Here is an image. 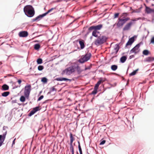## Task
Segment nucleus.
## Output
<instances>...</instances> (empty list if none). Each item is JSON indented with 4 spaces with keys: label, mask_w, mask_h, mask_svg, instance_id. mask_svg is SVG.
Segmentation results:
<instances>
[{
    "label": "nucleus",
    "mask_w": 154,
    "mask_h": 154,
    "mask_svg": "<svg viewBox=\"0 0 154 154\" xmlns=\"http://www.w3.org/2000/svg\"><path fill=\"white\" fill-rule=\"evenodd\" d=\"M25 14L28 17H32L35 14V11L32 6L30 5L25 6L23 9Z\"/></svg>",
    "instance_id": "1"
},
{
    "label": "nucleus",
    "mask_w": 154,
    "mask_h": 154,
    "mask_svg": "<svg viewBox=\"0 0 154 154\" xmlns=\"http://www.w3.org/2000/svg\"><path fill=\"white\" fill-rule=\"evenodd\" d=\"M107 38L105 36H100L98 37L94 41V44L97 46L100 45L106 42Z\"/></svg>",
    "instance_id": "2"
},
{
    "label": "nucleus",
    "mask_w": 154,
    "mask_h": 154,
    "mask_svg": "<svg viewBox=\"0 0 154 154\" xmlns=\"http://www.w3.org/2000/svg\"><path fill=\"white\" fill-rule=\"evenodd\" d=\"M91 53H87L85 55L82 56L79 60L78 62L81 63H84L88 60L91 58Z\"/></svg>",
    "instance_id": "3"
},
{
    "label": "nucleus",
    "mask_w": 154,
    "mask_h": 154,
    "mask_svg": "<svg viewBox=\"0 0 154 154\" xmlns=\"http://www.w3.org/2000/svg\"><path fill=\"white\" fill-rule=\"evenodd\" d=\"M138 18H137L131 20V21L127 23L125 26L123 28V31H127L130 30L132 25L135 23L134 22L138 20Z\"/></svg>",
    "instance_id": "4"
},
{
    "label": "nucleus",
    "mask_w": 154,
    "mask_h": 154,
    "mask_svg": "<svg viewBox=\"0 0 154 154\" xmlns=\"http://www.w3.org/2000/svg\"><path fill=\"white\" fill-rule=\"evenodd\" d=\"M75 69L74 66H71L65 69L62 72L61 74L62 75L65 74L67 75H70L75 72Z\"/></svg>",
    "instance_id": "5"
},
{
    "label": "nucleus",
    "mask_w": 154,
    "mask_h": 154,
    "mask_svg": "<svg viewBox=\"0 0 154 154\" xmlns=\"http://www.w3.org/2000/svg\"><path fill=\"white\" fill-rule=\"evenodd\" d=\"M31 85H29L25 87L24 94L26 97H28L29 95L31 90Z\"/></svg>",
    "instance_id": "6"
},
{
    "label": "nucleus",
    "mask_w": 154,
    "mask_h": 154,
    "mask_svg": "<svg viewBox=\"0 0 154 154\" xmlns=\"http://www.w3.org/2000/svg\"><path fill=\"white\" fill-rule=\"evenodd\" d=\"M127 14L126 13L123 14L118 19V21L117 23L116 24L117 26L118 27L122 26L125 23L123 18L122 17L123 14Z\"/></svg>",
    "instance_id": "7"
},
{
    "label": "nucleus",
    "mask_w": 154,
    "mask_h": 154,
    "mask_svg": "<svg viewBox=\"0 0 154 154\" xmlns=\"http://www.w3.org/2000/svg\"><path fill=\"white\" fill-rule=\"evenodd\" d=\"M103 25L100 24L97 26H93L90 27L88 28L89 31H91L94 30L97 31L98 30H100L103 27Z\"/></svg>",
    "instance_id": "8"
},
{
    "label": "nucleus",
    "mask_w": 154,
    "mask_h": 154,
    "mask_svg": "<svg viewBox=\"0 0 154 154\" xmlns=\"http://www.w3.org/2000/svg\"><path fill=\"white\" fill-rule=\"evenodd\" d=\"M140 46V44H138L136 45L133 48H132L130 51L131 53H134L135 54H137L140 51L139 48Z\"/></svg>",
    "instance_id": "9"
},
{
    "label": "nucleus",
    "mask_w": 154,
    "mask_h": 154,
    "mask_svg": "<svg viewBox=\"0 0 154 154\" xmlns=\"http://www.w3.org/2000/svg\"><path fill=\"white\" fill-rule=\"evenodd\" d=\"M39 106H37L35 107L32 110H31L30 113L28 114L29 116H31L33 115L37 111L40 110Z\"/></svg>",
    "instance_id": "10"
},
{
    "label": "nucleus",
    "mask_w": 154,
    "mask_h": 154,
    "mask_svg": "<svg viewBox=\"0 0 154 154\" xmlns=\"http://www.w3.org/2000/svg\"><path fill=\"white\" fill-rule=\"evenodd\" d=\"M28 35V33L27 31H23L20 32L19 33V35L20 37H26Z\"/></svg>",
    "instance_id": "11"
},
{
    "label": "nucleus",
    "mask_w": 154,
    "mask_h": 154,
    "mask_svg": "<svg viewBox=\"0 0 154 154\" xmlns=\"http://www.w3.org/2000/svg\"><path fill=\"white\" fill-rule=\"evenodd\" d=\"M7 134V131H6L2 135H0V141L2 140V141H0V147L2 145L3 141L5 140V136Z\"/></svg>",
    "instance_id": "12"
},
{
    "label": "nucleus",
    "mask_w": 154,
    "mask_h": 154,
    "mask_svg": "<svg viewBox=\"0 0 154 154\" xmlns=\"http://www.w3.org/2000/svg\"><path fill=\"white\" fill-rule=\"evenodd\" d=\"M45 16H46L45 14L44 13L42 15H39L35 18L33 19L32 21L34 22L35 21H39Z\"/></svg>",
    "instance_id": "13"
},
{
    "label": "nucleus",
    "mask_w": 154,
    "mask_h": 154,
    "mask_svg": "<svg viewBox=\"0 0 154 154\" xmlns=\"http://www.w3.org/2000/svg\"><path fill=\"white\" fill-rule=\"evenodd\" d=\"M134 41V37H133L130 38L129 39L128 41V42L126 43L125 47H127L128 45H131L133 43Z\"/></svg>",
    "instance_id": "14"
},
{
    "label": "nucleus",
    "mask_w": 154,
    "mask_h": 154,
    "mask_svg": "<svg viewBox=\"0 0 154 154\" xmlns=\"http://www.w3.org/2000/svg\"><path fill=\"white\" fill-rule=\"evenodd\" d=\"M105 80H103L102 79V78H100V79L97 82V83L95 85L94 88L96 89L97 90L98 88V87L99 85L101 84V83L102 82H103Z\"/></svg>",
    "instance_id": "15"
},
{
    "label": "nucleus",
    "mask_w": 154,
    "mask_h": 154,
    "mask_svg": "<svg viewBox=\"0 0 154 154\" xmlns=\"http://www.w3.org/2000/svg\"><path fill=\"white\" fill-rule=\"evenodd\" d=\"M145 11L146 12L147 14L154 13V9H151L149 7L146 6Z\"/></svg>",
    "instance_id": "16"
},
{
    "label": "nucleus",
    "mask_w": 154,
    "mask_h": 154,
    "mask_svg": "<svg viewBox=\"0 0 154 154\" xmlns=\"http://www.w3.org/2000/svg\"><path fill=\"white\" fill-rule=\"evenodd\" d=\"M75 69V72L76 70L78 73L80 74L82 71V70L81 69L80 67L78 65L74 66Z\"/></svg>",
    "instance_id": "17"
},
{
    "label": "nucleus",
    "mask_w": 154,
    "mask_h": 154,
    "mask_svg": "<svg viewBox=\"0 0 154 154\" xmlns=\"http://www.w3.org/2000/svg\"><path fill=\"white\" fill-rule=\"evenodd\" d=\"M79 43L80 45V48L81 49H83L85 47L84 41L83 40H80L79 41Z\"/></svg>",
    "instance_id": "18"
},
{
    "label": "nucleus",
    "mask_w": 154,
    "mask_h": 154,
    "mask_svg": "<svg viewBox=\"0 0 154 154\" xmlns=\"http://www.w3.org/2000/svg\"><path fill=\"white\" fill-rule=\"evenodd\" d=\"M70 141V145H72V143L75 140V139L73 136V134L72 133H70L69 134Z\"/></svg>",
    "instance_id": "19"
},
{
    "label": "nucleus",
    "mask_w": 154,
    "mask_h": 154,
    "mask_svg": "<svg viewBox=\"0 0 154 154\" xmlns=\"http://www.w3.org/2000/svg\"><path fill=\"white\" fill-rule=\"evenodd\" d=\"M9 87L6 84H4L2 87V90L3 91H7L9 89Z\"/></svg>",
    "instance_id": "20"
},
{
    "label": "nucleus",
    "mask_w": 154,
    "mask_h": 154,
    "mask_svg": "<svg viewBox=\"0 0 154 154\" xmlns=\"http://www.w3.org/2000/svg\"><path fill=\"white\" fill-rule=\"evenodd\" d=\"M57 80L58 81H71V80L70 79H68L66 78H58L57 79Z\"/></svg>",
    "instance_id": "21"
},
{
    "label": "nucleus",
    "mask_w": 154,
    "mask_h": 154,
    "mask_svg": "<svg viewBox=\"0 0 154 154\" xmlns=\"http://www.w3.org/2000/svg\"><path fill=\"white\" fill-rule=\"evenodd\" d=\"M127 59V57H126L125 56H122L120 58V61L122 63H124L125 61Z\"/></svg>",
    "instance_id": "22"
},
{
    "label": "nucleus",
    "mask_w": 154,
    "mask_h": 154,
    "mask_svg": "<svg viewBox=\"0 0 154 154\" xmlns=\"http://www.w3.org/2000/svg\"><path fill=\"white\" fill-rule=\"evenodd\" d=\"M99 33V32L96 30H94L92 33V35L95 37H98V34Z\"/></svg>",
    "instance_id": "23"
},
{
    "label": "nucleus",
    "mask_w": 154,
    "mask_h": 154,
    "mask_svg": "<svg viewBox=\"0 0 154 154\" xmlns=\"http://www.w3.org/2000/svg\"><path fill=\"white\" fill-rule=\"evenodd\" d=\"M119 49V45L116 44L115 45V47L114 48V50L116 51V53L117 54L118 51Z\"/></svg>",
    "instance_id": "24"
},
{
    "label": "nucleus",
    "mask_w": 154,
    "mask_h": 154,
    "mask_svg": "<svg viewBox=\"0 0 154 154\" xmlns=\"http://www.w3.org/2000/svg\"><path fill=\"white\" fill-rule=\"evenodd\" d=\"M154 60V57H149L146 58V60L147 62H150Z\"/></svg>",
    "instance_id": "25"
},
{
    "label": "nucleus",
    "mask_w": 154,
    "mask_h": 154,
    "mask_svg": "<svg viewBox=\"0 0 154 154\" xmlns=\"http://www.w3.org/2000/svg\"><path fill=\"white\" fill-rule=\"evenodd\" d=\"M118 68V66L116 65H112L111 66V69L113 71L116 70Z\"/></svg>",
    "instance_id": "26"
},
{
    "label": "nucleus",
    "mask_w": 154,
    "mask_h": 154,
    "mask_svg": "<svg viewBox=\"0 0 154 154\" xmlns=\"http://www.w3.org/2000/svg\"><path fill=\"white\" fill-rule=\"evenodd\" d=\"M10 94L9 91L5 92L2 94V95L3 97H7Z\"/></svg>",
    "instance_id": "27"
},
{
    "label": "nucleus",
    "mask_w": 154,
    "mask_h": 154,
    "mask_svg": "<svg viewBox=\"0 0 154 154\" xmlns=\"http://www.w3.org/2000/svg\"><path fill=\"white\" fill-rule=\"evenodd\" d=\"M138 69H137L136 70H134V71H133V72H132L129 74V75L131 76L135 75L136 74L137 72L138 71Z\"/></svg>",
    "instance_id": "28"
},
{
    "label": "nucleus",
    "mask_w": 154,
    "mask_h": 154,
    "mask_svg": "<svg viewBox=\"0 0 154 154\" xmlns=\"http://www.w3.org/2000/svg\"><path fill=\"white\" fill-rule=\"evenodd\" d=\"M40 46L39 44H36L34 45V49L36 50H38L40 48Z\"/></svg>",
    "instance_id": "29"
},
{
    "label": "nucleus",
    "mask_w": 154,
    "mask_h": 154,
    "mask_svg": "<svg viewBox=\"0 0 154 154\" xmlns=\"http://www.w3.org/2000/svg\"><path fill=\"white\" fill-rule=\"evenodd\" d=\"M70 150L72 154H74V147L72 145H70Z\"/></svg>",
    "instance_id": "30"
},
{
    "label": "nucleus",
    "mask_w": 154,
    "mask_h": 154,
    "mask_svg": "<svg viewBox=\"0 0 154 154\" xmlns=\"http://www.w3.org/2000/svg\"><path fill=\"white\" fill-rule=\"evenodd\" d=\"M20 100L22 102H24L26 100V98L24 96H22L20 97Z\"/></svg>",
    "instance_id": "31"
},
{
    "label": "nucleus",
    "mask_w": 154,
    "mask_h": 154,
    "mask_svg": "<svg viewBox=\"0 0 154 154\" xmlns=\"http://www.w3.org/2000/svg\"><path fill=\"white\" fill-rule=\"evenodd\" d=\"M143 53L144 55H147L149 54V52L148 50H145L143 51Z\"/></svg>",
    "instance_id": "32"
},
{
    "label": "nucleus",
    "mask_w": 154,
    "mask_h": 154,
    "mask_svg": "<svg viewBox=\"0 0 154 154\" xmlns=\"http://www.w3.org/2000/svg\"><path fill=\"white\" fill-rule=\"evenodd\" d=\"M37 62L38 64H41L43 62L41 58H38L37 60Z\"/></svg>",
    "instance_id": "33"
},
{
    "label": "nucleus",
    "mask_w": 154,
    "mask_h": 154,
    "mask_svg": "<svg viewBox=\"0 0 154 154\" xmlns=\"http://www.w3.org/2000/svg\"><path fill=\"white\" fill-rule=\"evenodd\" d=\"M78 148L79 149V151L80 153V154H82V150L81 147V146L80 145V143L79 142H78Z\"/></svg>",
    "instance_id": "34"
},
{
    "label": "nucleus",
    "mask_w": 154,
    "mask_h": 154,
    "mask_svg": "<svg viewBox=\"0 0 154 154\" xmlns=\"http://www.w3.org/2000/svg\"><path fill=\"white\" fill-rule=\"evenodd\" d=\"M44 68V67L43 66L39 65L38 66V69L39 71L42 70Z\"/></svg>",
    "instance_id": "35"
},
{
    "label": "nucleus",
    "mask_w": 154,
    "mask_h": 154,
    "mask_svg": "<svg viewBox=\"0 0 154 154\" xmlns=\"http://www.w3.org/2000/svg\"><path fill=\"white\" fill-rule=\"evenodd\" d=\"M55 8H51L50 9L48 10V11L44 14H45V15H46L47 14H48V13L50 12L51 11H52L54 9H55Z\"/></svg>",
    "instance_id": "36"
},
{
    "label": "nucleus",
    "mask_w": 154,
    "mask_h": 154,
    "mask_svg": "<svg viewBox=\"0 0 154 154\" xmlns=\"http://www.w3.org/2000/svg\"><path fill=\"white\" fill-rule=\"evenodd\" d=\"M97 92V90L94 88V90L91 93V94H96Z\"/></svg>",
    "instance_id": "37"
},
{
    "label": "nucleus",
    "mask_w": 154,
    "mask_h": 154,
    "mask_svg": "<svg viewBox=\"0 0 154 154\" xmlns=\"http://www.w3.org/2000/svg\"><path fill=\"white\" fill-rule=\"evenodd\" d=\"M42 81L46 83L47 82V79L45 77L42 78Z\"/></svg>",
    "instance_id": "38"
},
{
    "label": "nucleus",
    "mask_w": 154,
    "mask_h": 154,
    "mask_svg": "<svg viewBox=\"0 0 154 154\" xmlns=\"http://www.w3.org/2000/svg\"><path fill=\"white\" fill-rule=\"evenodd\" d=\"M122 18H123V20H124V21L125 22V23L128 20H130V18L128 17H127L126 18H125V17H123Z\"/></svg>",
    "instance_id": "39"
},
{
    "label": "nucleus",
    "mask_w": 154,
    "mask_h": 154,
    "mask_svg": "<svg viewBox=\"0 0 154 154\" xmlns=\"http://www.w3.org/2000/svg\"><path fill=\"white\" fill-rule=\"evenodd\" d=\"M106 142L105 140H101V142L100 143V145H102L104 144Z\"/></svg>",
    "instance_id": "40"
},
{
    "label": "nucleus",
    "mask_w": 154,
    "mask_h": 154,
    "mask_svg": "<svg viewBox=\"0 0 154 154\" xmlns=\"http://www.w3.org/2000/svg\"><path fill=\"white\" fill-rule=\"evenodd\" d=\"M119 15V13H116L114 15V18H117L118 17Z\"/></svg>",
    "instance_id": "41"
},
{
    "label": "nucleus",
    "mask_w": 154,
    "mask_h": 154,
    "mask_svg": "<svg viewBox=\"0 0 154 154\" xmlns=\"http://www.w3.org/2000/svg\"><path fill=\"white\" fill-rule=\"evenodd\" d=\"M44 97V96L43 95H41V96H40L39 98H38V100L39 101L41 100Z\"/></svg>",
    "instance_id": "42"
},
{
    "label": "nucleus",
    "mask_w": 154,
    "mask_h": 154,
    "mask_svg": "<svg viewBox=\"0 0 154 154\" xmlns=\"http://www.w3.org/2000/svg\"><path fill=\"white\" fill-rule=\"evenodd\" d=\"M151 43L154 44V37H152L151 40Z\"/></svg>",
    "instance_id": "43"
},
{
    "label": "nucleus",
    "mask_w": 154,
    "mask_h": 154,
    "mask_svg": "<svg viewBox=\"0 0 154 154\" xmlns=\"http://www.w3.org/2000/svg\"><path fill=\"white\" fill-rule=\"evenodd\" d=\"M17 82L19 85H20L21 82V80L20 79L18 80Z\"/></svg>",
    "instance_id": "44"
},
{
    "label": "nucleus",
    "mask_w": 154,
    "mask_h": 154,
    "mask_svg": "<svg viewBox=\"0 0 154 154\" xmlns=\"http://www.w3.org/2000/svg\"><path fill=\"white\" fill-rule=\"evenodd\" d=\"M52 91H56V89H55V88H54V87H53L52 88Z\"/></svg>",
    "instance_id": "45"
},
{
    "label": "nucleus",
    "mask_w": 154,
    "mask_h": 154,
    "mask_svg": "<svg viewBox=\"0 0 154 154\" xmlns=\"http://www.w3.org/2000/svg\"><path fill=\"white\" fill-rule=\"evenodd\" d=\"M15 139H14V140H13V143H12V144H14V143H15Z\"/></svg>",
    "instance_id": "46"
},
{
    "label": "nucleus",
    "mask_w": 154,
    "mask_h": 154,
    "mask_svg": "<svg viewBox=\"0 0 154 154\" xmlns=\"http://www.w3.org/2000/svg\"><path fill=\"white\" fill-rule=\"evenodd\" d=\"M60 1V0H57L56 1H55V2H59Z\"/></svg>",
    "instance_id": "47"
},
{
    "label": "nucleus",
    "mask_w": 154,
    "mask_h": 154,
    "mask_svg": "<svg viewBox=\"0 0 154 154\" xmlns=\"http://www.w3.org/2000/svg\"><path fill=\"white\" fill-rule=\"evenodd\" d=\"M152 6H153L154 5L153 4H152Z\"/></svg>",
    "instance_id": "48"
}]
</instances>
